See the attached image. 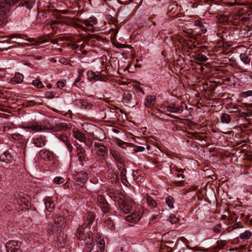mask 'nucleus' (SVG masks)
I'll use <instances>...</instances> for the list:
<instances>
[{
    "instance_id": "f257e3e1",
    "label": "nucleus",
    "mask_w": 252,
    "mask_h": 252,
    "mask_svg": "<svg viewBox=\"0 0 252 252\" xmlns=\"http://www.w3.org/2000/svg\"><path fill=\"white\" fill-rule=\"evenodd\" d=\"M94 219L93 213L88 212L84 216V223L79 226L76 232L77 238L82 244L84 245L87 252H91L94 246V244H93L92 233L89 230L90 228H88V226L94 221Z\"/></svg>"
},
{
    "instance_id": "f03ea898",
    "label": "nucleus",
    "mask_w": 252,
    "mask_h": 252,
    "mask_svg": "<svg viewBox=\"0 0 252 252\" xmlns=\"http://www.w3.org/2000/svg\"><path fill=\"white\" fill-rule=\"evenodd\" d=\"M19 126L24 129H31L34 132H40L45 129H52L53 131H58L66 130L68 128L67 125L65 123L59 122L57 123L55 126H51L49 123H46L45 121L40 123L33 121L29 122L27 124L19 125Z\"/></svg>"
},
{
    "instance_id": "7ed1b4c3",
    "label": "nucleus",
    "mask_w": 252,
    "mask_h": 252,
    "mask_svg": "<svg viewBox=\"0 0 252 252\" xmlns=\"http://www.w3.org/2000/svg\"><path fill=\"white\" fill-rule=\"evenodd\" d=\"M35 1V0H22L16 9L17 12H20L22 15L26 16L29 14Z\"/></svg>"
},
{
    "instance_id": "20e7f679",
    "label": "nucleus",
    "mask_w": 252,
    "mask_h": 252,
    "mask_svg": "<svg viewBox=\"0 0 252 252\" xmlns=\"http://www.w3.org/2000/svg\"><path fill=\"white\" fill-rule=\"evenodd\" d=\"M20 0H0V15H5Z\"/></svg>"
},
{
    "instance_id": "39448f33",
    "label": "nucleus",
    "mask_w": 252,
    "mask_h": 252,
    "mask_svg": "<svg viewBox=\"0 0 252 252\" xmlns=\"http://www.w3.org/2000/svg\"><path fill=\"white\" fill-rule=\"evenodd\" d=\"M75 152L78 160L80 162L81 164L83 165L84 164V162H86L89 159L85 149L81 145L77 144L76 145Z\"/></svg>"
},
{
    "instance_id": "423d86ee",
    "label": "nucleus",
    "mask_w": 252,
    "mask_h": 252,
    "mask_svg": "<svg viewBox=\"0 0 252 252\" xmlns=\"http://www.w3.org/2000/svg\"><path fill=\"white\" fill-rule=\"evenodd\" d=\"M94 150L96 152L97 157L100 159L105 158L107 151L105 146L101 143L95 142L94 144Z\"/></svg>"
},
{
    "instance_id": "0eeeda50",
    "label": "nucleus",
    "mask_w": 252,
    "mask_h": 252,
    "mask_svg": "<svg viewBox=\"0 0 252 252\" xmlns=\"http://www.w3.org/2000/svg\"><path fill=\"white\" fill-rule=\"evenodd\" d=\"M96 203L104 213H107L109 211V205L105 198L101 195H97Z\"/></svg>"
},
{
    "instance_id": "6e6552de",
    "label": "nucleus",
    "mask_w": 252,
    "mask_h": 252,
    "mask_svg": "<svg viewBox=\"0 0 252 252\" xmlns=\"http://www.w3.org/2000/svg\"><path fill=\"white\" fill-rule=\"evenodd\" d=\"M21 243L18 241H10L6 243L5 248L7 252H20Z\"/></svg>"
},
{
    "instance_id": "1a4fd4ad",
    "label": "nucleus",
    "mask_w": 252,
    "mask_h": 252,
    "mask_svg": "<svg viewBox=\"0 0 252 252\" xmlns=\"http://www.w3.org/2000/svg\"><path fill=\"white\" fill-rule=\"evenodd\" d=\"M0 161L5 163H13L15 161V156L11 152L5 151L0 155Z\"/></svg>"
},
{
    "instance_id": "9d476101",
    "label": "nucleus",
    "mask_w": 252,
    "mask_h": 252,
    "mask_svg": "<svg viewBox=\"0 0 252 252\" xmlns=\"http://www.w3.org/2000/svg\"><path fill=\"white\" fill-rule=\"evenodd\" d=\"M95 252H102L104 251L105 241L100 234H97L96 236Z\"/></svg>"
},
{
    "instance_id": "9b49d317",
    "label": "nucleus",
    "mask_w": 252,
    "mask_h": 252,
    "mask_svg": "<svg viewBox=\"0 0 252 252\" xmlns=\"http://www.w3.org/2000/svg\"><path fill=\"white\" fill-rule=\"evenodd\" d=\"M65 223V218L61 216L57 218L54 221V224L53 226V230L58 231L62 230Z\"/></svg>"
},
{
    "instance_id": "f8f14e48",
    "label": "nucleus",
    "mask_w": 252,
    "mask_h": 252,
    "mask_svg": "<svg viewBox=\"0 0 252 252\" xmlns=\"http://www.w3.org/2000/svg\"><path fill=\"white\" fill-rule=\"evenodd\" d=\"M47 140L44 136H36L32 139V143L35 146L41 148L44 146L46 143Z\"/></svg>"
},
{
    "instance_id": "ddd939ff",
    "label": "nucleus",
    "mask_w": 252,
    "mask_h": 252,
    "mask_svg": "<svg viewBox=\"0 0 252 252\" xmlns=\"http://www.w3.org/2000/svg\"><path fill=\"white\" fill-rule=\"evenodd\" d=\"M40 157L45 160L50 161L55 158V155L53 152L48 150H42L39 153Z\"/></svg>"
},
{
    "instance_id": "4468645a",
    "label": "nucleus",
    "mask_w": 252,
    "mask_h": 252,
    "mask_svg": "<svg viewBox=\"0 0 252 252\" xmlns=\"http://www.w3.org/2000/svg\"><path fill=\"white\" fill-rule=\"evenodd\" d=\"M15 127H16L13 124H11L10 125H6L4 126V131L9 132L10 134H11L13 135L14 138H17L18 139H22V135L19 133H16L14 132L13 130Z\"/></svg>"
},
{
    "instance_id": "2eb2a0df",
    "label": "nucleus",
    "mask_w": 252,
    "mask_h": 252,
    "mask_svg": "<svg viewBox=\"0 0 252 252\" xmlns=\"http://www.w3.org/2000/svg\"><path fill=\"white\" fill-rule=\"evenodd\" d=\"M143 203H147L149 207L151 209L157 207V204L156 201L150 196L146 195L142 199Z\"/></svg>"
},
{
    "instance_id": "dca6fc26",
    "label": "nucleus",
    "mask_w": 252,
    "mask_h": 252,
    "mask_svg": "<svg viewBox=\"0 0 252 252\" xmlns=\"http://www.w3.org/2000/svg\"><path fill=\"white\" fill-rule=\"evenodd\" d=\"M88 78L89 81H102L103 79L98 72L88 71L87 73Z\"/></svg>"
},
{
    "instance_id": "f3484780",
    "label": "nucleus",
    "mask_w": 252,
    "mask_h": 252,
    "mask_svg": "<svg viewBox=\"0 0 252 252\" xmlns=\"http://www.w3.org/2000/svg\"><path fill=\"white\" fill-rule=\"evenodd\" d=\"M141 216L139 213L136 211H134L131 214L127 216L126 219L129 221L137 222L140 220Z\"/></svg>"
},
{
    "instance_id": "a211bd4d",
    "label": "nucleus",
    "mask_w": 252,
    "mask_h": 252,
    "mask_svg": "<svg viewBox=\"0 0 252 252\" xmlns=\"http://www.w3.org/2000/svg\"><path fill=\"white\" fill-rule=\"evenodd\" d=\"M73 136L78 140L81 142H84L86 140V136L85 134L81 132L79 130H74L72 133Z\"/></svg>"
},
{
    "instance_id": "6ab92c4d",
    "label": "nucleus",
    "mask_w": 252,
    "mask_h": 252,
    "mask_svg": "<svg viewBox=\"0 0 252 252\" xmlns=\"http://www.w3.org/2000/svg\"><path fill=\"white\" fill-rule=\"evenodd\" d=\"M156 97L154 95H148L145 98V106L146 107L151 108L155 103Z\"/></svg>"
},
{
    "instance_id": "aec40b11",
    "label": "nucleus",
    "mask_w": 252,
    "mask_h": 252,
    "mask_svg": "<svg viewBox=\"0 0 252 252\" xmlns=\"http://www.w3.org/2000/svg\"><path fill=\"white\" fill-rule=\"evenodd\" d=\"M97 19L94 17H90L88 19L82 20V23L87 27H92L97 23Z\"/></svg>"
},
{
    "instance_id": "412c9836",
    "label": "nucleus",
    "mask_w": 252,
    "mask_h": 252,
    "mask_svg": "<svg viewBox=\"0 0 252 252\" xmlns=\"http://www.w3.org/2000/svg\"><path fill=\"white\" fill-rule=\"evenodd\" d=\"M45 206L46 210L49 212H52L55 209V204L52 201L51 199L49 198H46L45 200Z\"/></svg>"
},
{
    "instance_id": "4be33fe9",
    "label": "nucleus",
    "mask_w": 252,
    "mask_h": 252,
    "mask_svg": "<svg viewBox=\"0 0 252 252\" xmlns=\"http://www.w3.org/2000/svg\"><path fill=\"white\" fill-rule=\"evenodd\" d=\"M110 153L113 158L115 160L123 164L124 163V158H122L121 155L116 151H111Z\"/></svg>"
},
{
    "instance_id": "5701e85b",
    "label": "nucleus",
    "mask_w": 252,
    "mask_h": 252,
    "mask_svg": "<svg viewBox=\"0 0 252 252\" xmlns=\"http://www.w3.org/2000/svg\"><path fill=\"white\" fill-rule=\"evenodd\" d=\"M234 3L238 5H248L250 9H252V0H235Z\"/></svg>"
},
{
    "instance_id": "b1692460",
    "label": "nucleus",
    "mask_w": 252,
    "mask_h": 252,
    "mask_svg": "<svg viewBox=\"0 0 252 252\" xmlns=\"http://www.w3.org/2000/svg\"><path fill=\"white\" fill-rule=\"evenodd\" d=\"M120 209L125 214H128L132 210V206L128 204L126 202H124L120 206Z\"/></svg>"
},
{
    "instance_id": "393cba45",
    "label": "nucleus",
    "mask_w": 252,
    "mask_h": 252,
    "mask_svg": "<svg viewBox=\"0 0 252 252\" xmlns=\"http://www.w3.org/2000/svg\"><path fill=\"white\" fill-rule=\"evenodd\" d=\"M252 236V233L251 231L249 230H246L244 232L241 233L239 237L242 240L247 241L250 239Z\"/></svg>"
},
{
    "instance_id": "a878e982",
    "label": "nucleus",
    "mask_w": 252,
    "mask_h": 252,
    "mask_svg": "<svg viewBox=\"0 0 252 252\" xmlns=\"http://www.w3.org/2000/svg\"><path fill=\"white\" fill-rule=\"evenodd\" d=\"M231 119V116L228 114L224 113L221 115L220 120L222 123L228 124L230 122Z\"/></svg>"
},
{
    "instance_id": "bb28decb",
    "label": "nucleus",
    "mask_w": 252,
    "mask_h": 252,
    "mask_svg": "<svg viewBox=\"0 0 252 252\" xmlns=\"http://www.w3.org/2000/svg\"><path fill=\"white\" fill-rule=\"evenodd\" d=\"M194 25L195 26H197L200 29V31L202 32L203 33H205L207 32V28L204 25L203 23L201 22L199 20H195L194 22Z\"/></svg>"
},
{
    "instance_id": "cd10ccee",
    "label": "nucleus",
    "mask_w": 252,
    "mask_h": 252,
    "mask_svg": "<svg viewBox=\"0 0 252 252\" xmlns=\"http://www.w3.org/2000/svg\"><path fill=\"white\" fill-rule=\"evenodd\" d=\"M104 223L109 228H112L114 227L113 222L108 215L104 217Z\"/></svg>"
},
{
    "instance_id": "c85d7f7f",
    "label": "nucleus",
    "mask_w": 252,
    "mask_h": 252,
    "mask_svg": "<svg viewBox=\"0 0 252 252\" xmlns=\"http://www.w3.org/2000/svg\"><path fill=\"white\" fill-rule=\"evenodd\" d=\"M132 176L133 179L136 182H142L143 180V177L141 176V174L138 170H134L133 171Z\"/></svg>"
},
{
    "instance_id": "c756f323",
    "label": "nucleus",
    "mask_w": 252,
    "mask_h": 252,
    "mask_svg": "<svg viewBox=\"0 0 252 252\" xmlns=\"http://www.w3.org/2000/svg\"><path fill=\"white\" fill-rule=\"evenodd\" d=\"M169 105H165L164 104H162L159 108L156 109L155 110L154 112L156 114H158V112L159 113H164L165 112H169Z\"/></svg>"
},
{
    "instance_id": "7c9ffc66",
    "label": "nucleus",
    "mask_w": 252,
    "mask_h": 252,
    "mask_svg": "<svg viewBox=\"0 0 252 252\" xmlns=\"http://www.w3.org/2000/svg\"><path fill=\"white\" fill-rule=\"evenodd\" d=\"M126 168H123L120 173V178L122 181V182L125 184V185H127V183H128V182L127 181L126 176Z\"/></svg>"
},
{
    "instance_id": "2f4dec72",
    "label": "nucleus",
    "mask_w": 252,
    "mask_h": 252,
    "mask_svg": "<svg viewBox=\"0 0 252 252\" xmlns=\"http://www.w3.org/2000/svg\"><path fill=\"white\" fill-rule=\"evenodd\" d=\"M77 181H80L82 183L86 182L88 179V174L85 173H81L77 175Z\"/></svg>"
},
{
    "instance_id": "473e14b6",
    "label": "nucleus",
    "mask_w": 252,
    "mask_h": 252,
    "mask_svg": "<svg viewBox=\"0 0 252 252\" xmlns=\"http://www.w3.org/2000/svg\"><path fill=\"white\" fill-rule=\"evenodd\" d=\"M165 203L170 209L174 208V199L171 196H168L165 198Z\"/></svg>"
},
{
    "instance_id": "72a5a7b5",
    "label": "nucleus",
    "mask_w": 252,
    "mask_h": 252,
    "mask_svg": "<svg viewBox=\"0 0 252 252\" xmlns=\"http://www.w3.org/2000/svg\"><path fill=\"white\" fill-rule=\"evenodd\" d=\"M169 112L172 113H181L183 111L182 106L176 107L174 105H169Z\"/></svg>"
},
{
    "instance_id": "f704fd0d",
    "label": "nucleus",
    "mask_w": 252,
    "mask_h": 252,
    "mask_svg": "<svg viewBox=\"0 0 252 252\" xmlns=\"http://www.w3.org/2000/svg\"><path fill=\"white\" fill-rule=\"evenodd\" d=\"M240 58L242 62L245 64H249L251 62V59L249 58L247 54L245 53H242L240 55Z\"/></svg>"
},
{
    "instance_id": "c9c22d12",
    "label": "nucleus",
    "mask_w": 252,
    "mask_h": 252,
    "mask_svg": "<svg viewBox=\"0 0 252 252\" xmlns=\"http://www.w3.org/2000/svg\"><path fill=\"white\" fill-rule=\"evenodd\" d=\"M132 97V94L129 91H126L124 94V99L126 103H129Z\"/></svg>"
},
{
    "instance_id": "e433bc0d",
    "label": "nucleus",
    "mask_w": 252,
    "mask_h": 252,
    "mask_svg": "<svg viewBox=\"0 0 252 252\" xmlns=\"http://www.w3.org/2000/svg\"><path fill=\"white\" fill-rule=\"evenodd\" d=\"M226 243V242L225 240H218L216 242L215 248L217 249H222L225 246Z\"/></svg>"
},
{
    "instance_id": "4c0bfd02",
    "label": "nucleus",
    "mask_w": 252,
    "mask_h": 252,
    "mask_svg": "<svg viewBox=\"0 0 252 252\" xmlns=\"http://www.w3.org/2000/svg\"><path fill=\"white\" fill-rule=\"evenodd\" d=\"M118 29L111 28L110 30V33H111V39L112 40H115L116 39L117 35L118 32Z\"/></svg>"
},
{
    "instance_id": "58836bf2",
    "label": "nucleus",
    "mask_w": 252,
    "mask_h": 252,
    "mask_svg": "<svg viewBox=\"0 0 252 252\" xmlns=\"http://www.w3.org/2000/svg\"><path fill=\"white\" fill-rule=\"evenodd\" d=\"M23 80V76L20 74L15 76L12 79V82L13 83L19 84L21 83Z\"/></svg>"
},
{
    "instance_id": "ea45409f",
    "label": "nucleus",
    "mask_w": 252,
    "mask_h": 252,
    "mask_svg": "<svg viewBox=\"0 0 252 252\" xmlns=\"http://www.w3.org/2000/svg\"><path fill=\"white\" fill-rule=\"evenodd\" d=\"M218 19L220 23H225L228 21L229 17L226 15H220L218 16Z\"/></svg>"
},
{
    "instance_id": "a19ab883",
    "label": "nucleus",
    "mask_w": 252,
    "mask_h": 252,
    "mask_svg": "<svg viewBox=\"0 0 252 252\" xmlns=\"http://www.w3.org/2000/svg\"><path fill=\"white\" fill-rule=\"evenodd\" d=\"M80 104L83 108L85 109H91L92 107V104L86 100H82Z\"/></svg>"
},
{
    "instance_id": "79ce46f5",
    "label": "nucleus",
    "mask_w": 252,
    "mask_h": 252,
    "mask_svg": "<svg viewBox=\"0 0 252 252\" xmlns=\"http://www.w3.org/2000/svg\"><path fill=\"white\" fill-rule=\"evenodd\" d=\"M65 243V239L63 237H58L57 244L59 247L63 248Z\"/></svg>"
},
{
    "instance_id": "37998d69",
    "label": "nucleus",
    "mask_w": 252,
    "mask_h": 252,
    "mask_svg": "<svg viewBox=\"0 0 252 252\" xmlns=\"http://www.w3.org/2000/svg\"><path fill=\"white\" fill-rule=\"evenodd\" d=\"M32 84L37 88H42L44 87V85L42 82L38 80H33L32 81Z\"/></svg>"
},
{
    "instance_id": "c03bdc74",
    "label": "nucleus",
    "mask_w": 252,
    "mask_h": 252,
    "mask_svg": "<svg viewBox=\"0 0 252 252\" xmlns=\"http://www.w3.org/2000/svg\"><path fill=\"white\" fill-rule=\"evenodd\" d=\"M196 60L200 62H206L208 60V58L204 55L199 54L197 55Z\"/></svg>"
},
{
    "instance_id": "a18cd8bd",
    "label": "nucleus",
    "mask_w": 252,
    "mask_h": 252,
    "mask_svg": "<svg viewBox=\"0 0 252 252\" xmlns=\"http://www.w3.org/2000/svg\"><path fill=\"white\" fill-rule=\"evenodd\" d=\"M64 181V178L62 177H56L54 179V182L56 184H62Z\"/></svg>"
},
{
    "instance_id": "49530a36",
    "label": "nucleus",
    "mask_w": 252,
    "mask_h": 252,
    "mask_svg": "<svg viewBox=\"0 0 252 252\" xmlns=\"http://www.w3.org/2000/svg\"><path fill=\"white\" fill-rule=\"evenodd\" d=\"M241 97H246L248 96H252V91L249 90L245 92H243L241 93L240 94Z\"/></svg>"
},
{
    "instance_id": "de8ad7c7",
    "label": "nucleus",
    "mask_w": 252,
    "mask_h": 252,
    "mask_svg": "<svg viewBox=\"0 0 252 252\" xmlns=\"http://www.w3.org/2000/svg\"><path fill=\"white\" fill-rule=\"evenodd\" d=\"M65 145L66 146V148H67L69 153H71L73 151V147L71 145V143L67 140H65L64 142Z\"/></svg>"
},
{
    "instance_id": "09e8293b",
    "label": "nucleus",
    "mask_w": 252,
    "mask_h": 252,
    "mask_svg": "<svg viewBox=\"0 0 252 252\" xmlns=\"http://www.w3.org/2000/svg\"><path fill=\"white\" fill-rule=\"evenodd\" d=\"M168 220L172 224L175 223L178 220V219L173 214L170 216Z\"/></svg>"
},
{
    "instance_id": "8fccbe9b",
    "label": "nucleus",
    "mask_w": 252,
    "mask_h": 252,
    "mask_svg": "<svg viewBox=\"0 0 252 252\" xmlns=\"http://www.w3.org/2000/svg\"><path fill=\"white\" fill-rule=\"evenodd\" d=\"M144 150H145V148L144 147L136 146L134 147L133 151L135 153H137V152H143V151H144Z\"/></svg>"
},
{
    "instance_id": "3c124183",
    "label": "nucleus",
    "mask_w": 252,
    "mask_h": 252,
    "mask_svg": "<svg viewBox=\"0 0 252 252\" xmlns=\"http://www.w3.org/2000/svg\"><path fill=\"white\" fill-rule=\"evenodd\" d=\"M239 225L240 224L239 223H236L234 225L229 226L227 228V230L229 232H231V231H233L234 229L239 227Z\"/></svg>"
},
{
    "instance_id": "603ef678",
    "label": "nucleus",
    "mask_w": 252,
    "mask_h": 252,
    "mask_svg": "<svg viewBox=\"0 0 252 252\" xmlns=\"http://www.w3.org/2000/svg\"><path fill=\"white\" fill-rule=\"evenodd\" d=\"M65 82L63 81H59L57 83V85L58 88L63 89L65 86Z\"/></svg>"
},
{
    "instance_id": "864d4df0",
    "label": "nucleus",
    "mask_w": 252,
    "mask_h": 252,
    "mask_svg": "<svg viewBox=\"0 0 252 252\" xmlns=\"http://www.w3.org/2000/svg\"><path fill=\"white\" fill-rule=\"evenodd\" d=\"M75 11H69L68 10H62L61 13L63 14H71L74 15L75 14Z\"/></svg>"
},
{
    "instance_id": "5fc2aeb1",
    "label": "nucleus",
    "mask_w": 252,
    "mask_h": 252,
    "mask_svg": "<svg viewBox=\"0 0 252 252\" xmlns=\"http://www.w3.org/2000/svg\"><path fill=\"white\" fill-rule=\"evenodd\" d=\"M175 8H177V5H170L168 7V11H169L170 12H171L172 11H173V9Z\"/></svg>"
},
{
    "instance_id": "6e6d98bb",
    "label": "nucleus",
    "mask_w": 252,
    "mask_h": 252,
    "mask_svg": "<svg viewBox=\"0 0 252 252\" xmlns=\"http://www.w3.org/2000/svg\"><path fill=\"white\" fill-rule=\"evenodd\" d=\"M5 21L3 17H0V27H2L5 25Z\"/></svg>"
},
{
    "instance_id": "4d7b16f0",
    "label": "nucleus",
    "mask_w": 252,
    "mask_h": 252,
    "mask_svg": "<svg viewBox=\"0 0 252 252\" xmlns=\"http://www.w3.org/2000/svg\"><path fill=\"white\" fill-rule=\"evenodd\" d=\"M28 41L32 43V44H35L36 43L35 39L33 38H28Z\"/></svg>"
},
{
    "instance_id": "13d9d810",
    "label": "nucleus",
    "mask_w": 252,
    "mask_h": 252,
    "mask_svg": "<svg viewBox=\"0 0 252 252\" xmlns=\"http://www.w3.org/2000/svg\"><path fill=\"white\" fill-rule=\"evenodd\" d=\"M177 176L179 178L180 177H181L182 179H184L185 178V175L184 174H183V173H178L177 174Z\"/></svg>"
},
{
    "instance_id": "bf43d9fd",
    "label": "nucleus",
    "mask_w": 252,
    "mask_h": 252,
    "mask_svg": "<svg viewBox=\"0 0 252 252\" xmlns=\"http://www.w3.org/2000/svg\"><path fill=\"white\" fill-rule=\"evenodd\" d=\"M81 25L78 24V23H75L74 24V27L76 28H79L80 27Z\"/></svg>"
},
{
    "instance_id": "052dcab7",
    "label": "nucleus",
    "mask_w": 252,
    "mask_h": 252,
    "mask_svg": "<svg viewBox=\"0 0 252 252\" xmlns=\"http://www.w3.org/2000/svg\"><path fill=\"white\" fill-rule=\"evenodd\" d=\"M249 250H248V252H252V244H251L250 245V246H249Z\"/></svg>"
},
{
    "instance_id": "680f3d73",
    "label": "nucleus",
    "mask_w": 252,
    "mask_h": 252,
    "mask_svg": "<svg viewBox=\"0 0 252 252\" xmlns=\"http://www.w3.org/2000/svg\"><path fill=\"white\" fill-rule=\"evenodd\" d=\"M51 42L53 44H58V41L56 39H52Z\"/></svg>"
},
{
    "instance_id": "e2e57ef3",
    "label": "nucleus",
    "mask_w": 252,
    "mask_h": 252,
    "mask_svg": "<svg viewBox=\"0 0 252 252\" xmlns=\"http://www.w3.org/2000/svg\"><path fill=\"white\" fill-rule=\"evenodd\" d=\"M121 251V252H123V251H126V249L125 247H121L120 249H118V251Z\"/></svg>"
},
{
    "instance_id": "0e129e2a",
    "label": "nucleus",
    "mask_w": 252,
    "mask_h": 252,
    "mask_svg": "<svg viewBox=\"0 0 252 252\" xmlns=\"http://www.w3.org/2000/svg\"><path fill=\"white\" fill-rule=\"evenodd\" d=\"M79 29H81L82 31H86V28H85L82 25H81Z\"/></svg>"
},
{
    "instance_id": "69168bd1",
    "label": "nucleus",
    "mask_w": 252,
    "mask_h": 252,
    "mask_svg": "<svg viewBox=\"0 0 252 252\" xmlns=\"http://www.w3.org/2000/svg\"><path fill=\"white\" fill-rule=\"evenodd\" d=\"M75 81L77 83H79L80 82V83H81L82 82H81V78L80 77H78L75 80Z\"/></svg>"
},
{
    "instance_id": "338daca9",
    "label": "nucleus",
    "mask_w": 252,
    "mask_h": 252,
    "mask_svg": "<svg viewBox=\"0 0 252 252\" xmlns=\"http://www.w3.org/2000/svg\"><path fill=\"white\" fill-rule=\"evenodd\" d=\"M78 83L76 82V81H75L73 83V86H75V87H79V86L78 85Z\"/></svg>"
},
{
    "instance_id": "774afa93",
    "label": "nucleus",
    "mask_w": 252,
    "mask_h": 252,
    "mask_svg": "<svg viewBox=\"0 0 252 252\" xmlns=\"http://www.w3.org/2000/svg\"><path fill=\"white\" fill-rule=\"evenodd\" d=\"M214 231L216 233H220V230L219 228H216L214 229Z\"/></svg>"
}]
</instances>
